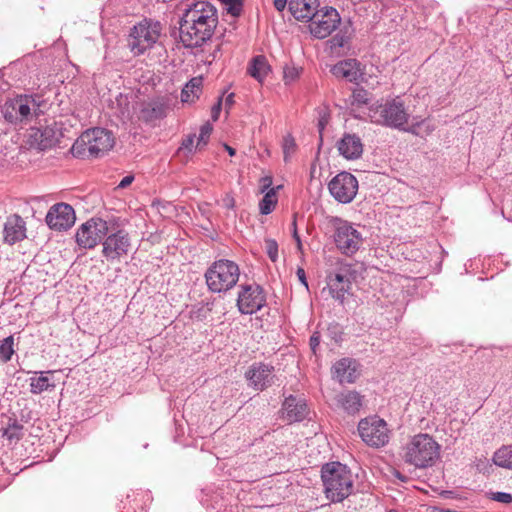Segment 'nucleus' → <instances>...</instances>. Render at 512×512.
I'll use <instances>...</instances> for the list:
<instances>
[{
    "instance_id": "72a5a7b5",
    "label": "nucleus",
    "mask_w": 512,
    "mask_h": 512,
    "mask_svg": "<svg viewBox=\"0 0 512 512\" xmlns=\"http://www.w3.org/2000/svg\"><path fill=\"white\" fill-rule=\"evenodd\" d=\"M22 430L23 426L14 421L4 429L3 436L9 441H18L23 436Z\"/></svg>"
},
{
    "instance_id": "9d476101",
    "label": "nucleus",
    "mask_w": 512,
    "mask_h": 512,
    "mask_svg": "<svg viewBox=\"0 0 512 512\" xmlns=\"http://www.w3.org/2000/svg\"><path fill=\"white\" fill-rule=\"evenodd\" d=\"M334 242L341 253L351 256L361 247L363 237L352 224L339 220L336 224Z\"/></svg>"
},
{
    "instance_id": "09e8293b",
    "label": "nucleus",
    "mask_w": 512,
    "mask_h": 512,
    "mask_svg": "<svg viewBox=\"0 0 512 512\" xmlns=\"http://www.w3.org/2000/svg\"><path fill=\"white\" fill-rule=\"evenodd\" d=\"M292 227H293V238L297 242L298 249L301 250L302 249V243H301L300 236H299V234L297 232L296 219L293 220Z\"/></svg>"
},
{
    "instance_id": "a878e982",
    "label": "nucleus",
    "mask_w": 512,
    "mask_h": 512,
    "mask_svg": "<svg viewBox=\"0 0 512 512\" xmlns=\"http://www.w3.org/2000/svg\"><path fill=\"white\" fill-rule=\"evenodd\" d=\"M335 400L337 406L350 415L358 413L362 406V396L356 391L342 392Z\"/></svg>"
},
{
    "instance_id": "423d86ee",
    "label": "nucleus",
    "mask_w": 512,
    "mask_h": 512,
    "mask_svg": "<svg viewBox=\"0 0 512 512\" xmlns=\"http://www.w3.org/2000/svg\"><path fill=\"white\" fill-rule=\"evenodd\" d=\"M239 276L238 265L226 259L215 261L205 273L208 289L214 293L226 292L232 289L238 282Z\"/></svg>"
},
{
    "instance_id": "4c0bfd02",
    "label": "nucleus",
    "mask_w": 512,
    "mask_h": 512,
    "mask_svg": "<svg viewBox=\"0 0 512 512\" xmlns=\"http://www.w3.org/2000/svg\"><path fill=\"white\" fill-rule=\"evenodd\" d=\"M265 251L272 262L278 260V243L274 239L267 238L264 241Z\"/></svg>"
},
{
    "instance_id": "c03bdc74",
    "label": "nucleus",
    "mask_w": 512,
    "mask_h": 512,
    "mask_svg": "<svg viewBox=\"0 0 512 512\" xmlns=\"http://www.w3.org/2000/svg\"><path fill=\"white\" fill-rule=\"evenodd\" d=\"M320 344V335L319 333L315 332L312 334L309 340V345L313 353H316V349L318 348Z\"/></svg>"
},
{
    "instance_id": "bb28decb",
    "label": "nucleus",
    "mask_w": 512,
    "mask_h": 512,
    "mask_svg": "<svg viewBox=\"0 0 512 512\" xmlns=\"http://www.w3.org/2000/svg\"><path fill=\"white\" fill-rule=\"evenodd\" d=\"M35 374H39V376H34L30 378V392L32 394H41L45 391H52L55 389L56 385L53 382L51 375L54 374V371H40L35 372Z\"/></svg>"
},
{
    "instance_id": "603ef678",
    "label": "nucleus",
    "mask_w": 512,
    "mask_h": 512,
    "mask_svg": "<svg viewBox=\"0 0 512 512\" xmlns=\"http://www.w3.org/2000/svg\"><path fill=\"white\" fill-rule=\"evenodd\" d=\"M134 180V177L131 176V175H128V176H125L121 181L120 183L118 184V187L119 188H126L127 186H129L132 181Z\"/></svg>"
},
{
    "instance_id": "79ce46f5",
    "label": "nucleus",
    "mask_w": 512,
    "mask_h": 512,
    "mask_svg": "<svg viewBox=\"0 0 512 512\" xmlns=\"http://www.w3.org/2000/svg\"><path fill=\"white\" fill-rule=\"evenodd\" d=\"M492 499L501 503L509 504L512 502V495L505 492H496L493 494Z\"/></svg>"
},
{
    "instance_id": "b1692460",
    "label": "nucleus",
    "mask_w": 512,
    "mask_h": 512,
    "mask_svg": "<svg viewBox=\"0 0 512 512\" xmlns=\"http://www.w3.org/2000/svg\"><path fill=\"white\" fill-rule=\"evenodd\" d=\"M318 6L319 0H290L289 11L299 21H311Z\"/></svg>"
},
{
    "instance_id": "bf43d9fd",
    "label": "nucleus",
    "mask_w": 512,
    "mask_h": 512,
    "mask_svg": "<svg viewBox=\"0 0 512 512\" xmlns=\"http://www.w3.org/2000/svg\"><path fill=\"white\" fill-rule=\"evenodd\" d=\"M388 512H398V511L392 509V510H389Z\"/></svg>"
},
{
    "instance_id": "f3484780",
    "label": "nucleus",
    "mask_w": 512,
    "mask_h": 512,
    "mask_svg": "<svg viewBox=\"0 0 512 512\" xmlns=\"http://www.w3.org/2000/svg\"><path fill=\"white\" fill-rule=\"evenodd\" d=\"M76 220L73 207L67 203H57L53 205L47 215L46 223L57 231H66L71 228Z\"/></svg>"
},
{
    "instance_id": "6e6d98bb",
    "label": "nucleus",
    "mask_w": 512,
    "mask_h": 512,
    "mask_svg": "<svg viewBox=\"0 0 512 512\" xmlns=\"http://www.w3.org/2000/svg\"><path fill=\"white\" fill-rule=\"evenodd\" d=\"M234 104V94L230 93L225 99V107L230 108Z\"/></svg>"
},
{
    "instance_id": "f8f14e48",
    "label": "nucleus",
    "mask_w": 512,
    "mask_h": 512,
    "mask_svg": "<svg viewBox=\"0 0 512 512\" xmlns=\"http://www.w3.org/2000/svg\"><path fill=\"white\" fill-rule=\"evenodd\" d=\"M328 189L336 201L347 204L352 202L357 194L358 180L353 174L343 171L331 179Z\"/></svg>"
},
{
    "instance_id": "5fc2aeb1",
    "label": "nucleus",
    "mask_w": 512,
    "mask_h": 512,
    "mask_svg": "<svg viewBox=\"0 0 512 512\" xmlns=\"http://www.w3.org/2000/svg\"><path fill=\"white\" fill-rule=\"evenodd\" d=\"M287 1L288 0H274L275 9L278 10L279 12H282L287 5Z\"/></svg>"
},
{
    "instance_id": "473e14b6",
    "label": "nucleus",
    "mask_w": 512,
    "mask_h": 512,
    "mask_svg": "<svg viewBox=\"0 0 512 512\" xmlns=\"http://www.w3.org/2000/svg\"><path fill=\"white\" fill-rule=\"evenodd\" d=\"M14 353V337L10 335L0 341V362H9Z\"/></svg>"
},
{
    "instance_id": "cd10ccee",
    "label": "nucleus",
    "mask_w": 512,
    "mask_h": 512,
    "mask_svg": "<svg viewBox=\"0 0 512 512\" xmlns=\"http://www.w3.org/2000/svg\"><path fill=\"white\" fill-rule=\"evenodd\" d=\"M167 105L161 100H152L146 103L140 112L141 118L146 122H152L166 116Z\"/></svg>"
},
{
    "instance_id": "1a4fd4ad",
    "label": "nucleus",
    "mask_w": 512,
    "mask_h": 512,
    "mask_svg": "<svg viewBox=\"0 0 512 512\" xmlns=\"http://www.w3.org/2000/svg\"><path fill=\"white\" fill-rule=\"evenodd\" d=\"M370 116L375 123L398 129H401L408 120L403 103L396 99L378 105L371 110Z\"/></svg>"
},
{
    "instance_id": "f257e3e1",
    "label": "nucleus",
    "mask_w": 512,
    "mask_h": 512,
    "mask_svg": "<svg viewBox=\"0 0 512 512\" xmlns=\"http://www.w3.org/2000/svg\"><path fill=\"white\" fill-rule=\"evenodd\" d=\"M217 24V9L210 2L187 4L179 21L180 40L186 48L201 47L212 38Z\"/></svg>"
},
{
    "instance_id": "412c9836",
    "label": "nucleus",
    "mask_w": 512,
    "mask_h": 512,
    "mask_svg": "<svg viewBox=\"0 0 512 512\" xmlns=\"http://www.w3.org/2000/svg\"><path fill=\"white\" fill-rule=\"evenodd\" d=\"M331 73L340 79H345L351 83H358L363 77V71L360 63L356 59H346L335 64Z\"/></svg>"
},
{
    "instance_id": "4be33fe9",
    "label": "nucleus",
    "mask_w": 512,
    "mask_h": 512,
    "mask_svg": "<svg viewBox=\"0 0 512 512\" xmlns=\"http://www.w3.org/2000/svg\"><path fill=\"white\" fill-rule=\"evenodd\" d=\"M4 241L13 245L26 237V226L24 220L17 214L7 218L4 229Z\"/></svg>"
},
{
    "instance_id": "de8ad7c7",
    "label": "nucleus",
    "mask_w": 512,
    "mask_h": 512,
    "mask_svg": "<svg viewBox=\"0 0 512 512\" xmlns=\"http://www.w3.org/2000/svg\"><path fill=\"white\" fill-rule=\"evenodd\" d=\"M272 185V178L270 176H265L261 178V192L264 193L266 190L270 188Z\"/></svg>"
},
{
    "instance_id": "13d9d810",
    "label": "nucleus",
    "mask_w": 512,
    "mask_h": 512,
    "mask_svg": "<svg viewBox=\"0 0 512 512\" xmlns=\"http://www.w3.org/2000/svg\"><path fill=\"white\" fill-rule=\"evenodd\" d=\"M394 475L399 479L401 480L402 482H406L407 481V477L402 475L400 472L396 471L394 473Z\"/></svg>"
},
{
    "instance_id": "37998d69",
    "label": "nucleus",
    "mask_w": 512,
    "mask_h": 512,
    "mask_svg": "<svg viewBox=\"0 0 512 512\" xmlns=\"http://www.w3.org/2000/svg\"><path fill=\"white\" fill-rule=\"evenodd\" d=\"M329 122V115L324 111L322 115H320V118L318 120V131L320 135H322L323 130L325 129L326 125Z\"/></svg>"
},
{
    "instance_id": "6e6552de",
    "label": "nucleus",
    "mask_w": 512,
    "mask_h": 512,
    "mask_svg": "<svg viewBox=\"0 0 512 512\" xmlns=\"http://www.w3.org/2000/svg\"><path fill=\"white\" fill-rule=\"evenodd\" d=\"M108 222L100 217H93L77 229L75 240L79 247L92 249L108 235Z\"/></svg>"
},
{
    "instance_id": "c85d7f7f",
    "label": "nucleus",
    "mask_w": 512,
    "mask_h": 512,
    "mask_svg": "<svg viewBox=\"0 0 512 512\" xmlns=\"http://www.w3.org/2000/svg\"><path fill=\"white\" fill-rule=\"evenodd\" d=\"M202 82L201 77H194L186 83L181 92V101L184 103L195 102L201 94Z\"/></svg>"
},
{
    "instance_id": "58836bf2",
    "label": "nucleus",
    "mask_w": 512,
    "mask_h": 512,
    "mask_svg": "<svg viewBox=\"0 0 512 512\" xmlns=\"http://www.w3.org/2000/svg\"><path fill=\"white\" fill-rule=\"evenodd\" d=\"M368 102V93L365 89L360 88L356 89L352 93V103H357L359 105L361 104H367Z\"/></svg>"
},
{
    "instance_id": "4468645a",
    "label": "nucleus",
    "mask_w": 512,
    "mask_h": 512,
    "mask_svg": "<svg viewBox=\"0 0 512 512\" xmlns=\"http://www.w3.org/2000/svg\"><path fill=\"white\" fill-rule=\"evenodd\" d=\"M62 137L61 128L56 122L44 127H32L27 135V143L31 148L46 150L56 146Z\"/></svg>"
},
{
    "instance_id": "393cba45",
    "label": "nucleus",
    "mask_w": 512,
    "mask_h": 512,
    "mask_svg": "<svg viewBox=\"0 0 512 512\" xmlns=\"http://www.w3.org/2000/svg\"><path fill=\"white\" fill-rule=\"evenodd\" d=\"M332 373L341 384L353 383L357 378L355 361L348 358L340 359L333 365Z\"/></svg>"
},
{
    "instance_id": "8fccbe9b",
    "label": "nucleus",
    "mask_w": 512,
    "mask_h": 512,
    "mask_svg": "<svg viewBox=\"0 0 512 512\" xmlns=\"http://www.w3.org/2000/svg\"><path fill=\"white\" fill-rule=\"evenodd\" d=\"M296 275H297L299 281L307 288L308 283H307V279H306L305 270L303 268L299 267L296 271Z\"/></svg>"
},
{
    "instance_id": "c756f323",
    "label": "nucleus",
    "mask_w": 512,
    "mask_h": 512,
    "mask_svg": "<svg viewBox=\"0 0 512 512\" xmlns=\"http://www.w3.org/2000/svg\"><path fill=\"white\" fill-rule=\"evenodd\" d=\"M270 70V66L267 63V60L264 56H256L253 58L249 68L248 73L258 82H262L264 78L267 76Z\"/></svg>"
},
{
    "instance_id": "5701e85b",
    "label": "nucleus",
    "mask_w": 512,
    "mask_h": 512,
    "mask_svg": "<svg viewBox=\"0 0 512 512\" xmlns=\"http://www.w3.org/2000/svg\"><path fill=\"white\" fill-rule=\"evenodd\" d=\"M337 149L345 159L355 160L361 157L363 144L360 137L347 133L337 142Z\"/></svg>"
},
{
    "instance_id": "7c9ffc66",
    "label": "nucleus",
    "mask_w": 512,
    "mask_h": 512,
    "mask_svg": "<svg viewBox=\"0 0 512 512\" xmlns=\"http://www.w3.org/2000/svg\"><path fill=\"white\" fill-rule=\"evenodd\" d=\"M493 462L499 467L512 469V446L498 449L493 455Z\"/></svg>"
},
{
    "instance_id": "2eb2a0df",
    "label": "nucleus",
    "mask_w": 512,
    "mask_h": 512,
    "mask_svg": "<svg viewBox=\"0 0 512 512\" xmlns=\"http://www.w3.org/2000/svg\"><path fill=\"white\" fill-rule=\"evenodd\" d=\"M266 304V296L261 286L244 285L237 298V307L241 314H253Z\"/></svg>"
},
{
    "instance_id": "20e7f679",
    "label": "nucleus",
    "mask_w": 512,
    "mask_h": 512,
    "mask_svg": "<svg viewBox=\"0 0 512 512\" xmlns=\"http://www.w3.org/2000/svg\"><path fill=\"white\" fill-rule=\"evenodd\" d=\"M115 144L113 134L104 128H93L83 132L71 147V153L78 158L103 156Z\"/></svg>"
},
{
    "instance_id": "c9c22d12",
    "label": "nucleus",
    "mask_w": 512,
    "mask_h": 512,
    "mask_svg": "<svg viewBox=\"0 0 512 512\" xmlns=\"http://www.w3.org/2000/svg\"><path fill=\"white\" fill-rule=\"evenodd\" d=\"M226 5V11L233 17L240 16L243 8V0H223Z\"/></svg>"
},
{
    "instance_id": "aec40b11",
    "label": "nucleus",
    "mask_w": 512,
    "mask_h": 512,
    "mask_svg": "<svg viewBox=\"0 0 512 512\" xmlns=\"http://www.w3.org/2000/svg\"><path fill=\"white\" fill-rule=\"evenodd\" d=\"M308 413L306 401L293 395L287 397L282 404V417L289 423L303 421Z\"/></svg>"
},
{
    "instance_id": "f704fd0d",
    "label": "nucleus",
    "mask_w": 512,
    "mask_h": 512,
    "mask_svg": "<svg viewBox=\"0 0 512 512\" xmlns=\"http://www.w3.org/2000/svg\"><path fill=\"white\" fill-rule=\"evenodd\" d=\"M213 127L210 123H205L200 128L196 149L201 150L208 143Z\"/></svg>"
},
{
    "instance_id": "7ed1b4c3",
    "label": "nucleus",
    "mask_w": 512,
    "mask_h": 512,
    "mask_svg": "<svg viewBox=\"0 0 512 512\" xmlns=\"http://www.w3.org/2000/svg\"><path fill=\"white\" fill-rule=\"evenodd\" d=\"M441 446L427 433L414 435L402 449V459L416 469L432 467L440 457Z\"/></svg>"
},
{
    "instance_id": "f03ea898",
    "label": "nucleus",
    "mask_w": 512,
    "mask_h": 512,
    "mask_svg": "<svg viewBox=\"0 0 512 512\" xmlns=\"http://www.w3.org/2000/svg\"><path fill=\"white\" fill-rule=\"evenodd\" d=\"M321 479L327 499L340 503L354 491V478L348 467L340 462L326 463L321 470Z\"/></svg>"
},
{
    "instance_id": "a18cd8bd",
    "label": "nucleus",
    "mask_w": 512,
    "mask_h": 512,
    "mask_svg": "<svg viewBox=\"0 0 512 512\" xmlns=\"http://www.w3.org/2000/svg\"><path fill=\"white\" fill-rule=\"evenodd\" d=\"M222 107V98L212 107L211 116L214 121L218 120Z\"/></svg>"
},
{
    "instance_id": "a19ab883",
    "label": "nucleus",
    "mask_w": 512,
    "mask_h": 512,
    "mask_svg": "<svg viewBox=\"0 0 512 512\" xmlns=\"http://www.w3.org/2000/svg\"><path fill=\"white\" fill-rule=\"evenodd\" d=\"M194 139V134L188 135L185 139H183L181 146L178 149V153H181L182 151H187L189 154H191L193 152Z\"/></svg>"
},
{
    "instance_id": "3c124183",
    "label": "nucleus",
    "mask_w": 512,
    "mask_h": 512,
    "mask_svg": "<svg viewBox=\"0 0 512 512\" xmlns=\"http://www.w3.org/2000/svg\"><path fill=\"white\" fill-rule=\"evenodd\" d=\"M345 45V39L343 36L335 35L332 38V46L334 47H343Z\"/></svg>"
},
{
    "instance_id": "6ab92c4d",
    "label": "nucleus",
    "mask_w": 512,
    "mask_h": 512,
    "mask_svg": "<svg viewBox=\"0 0 512 512\" xmlns=\"http://www.w3.org/2000/svg\"><path fill=\"white\" fill-rule=\"evenodd\" d=\"M274 367L263 362L253 363L245 373L249 386L255 390L263 391L273 384Z\"/></svg>"
},
{
    "instance_id": "e433bc0d",
    "label": "nucleus",
    "mask_w": 512,
    "mask_h": 512,
    "mask_svg": "<svg viewBox=\"0 0 512 512\" xmlns=\"http://www.w3.org/2000/svg\"><path fill=\"white\" fill-rule=\"evenodd\" d=\"M300 70L293 65H285L283 69V79L285 84H290L299 78Z\"/></svg>"
},
{
    "instance_id": "dca6fc26",
    "label": "nucleus",
    "mask_w": 512,
    "mask_h": 512,
    "mask_svg": "<svg viewBox=\"0 0 512 512\" xmlns=\"http://www.w3.org/2000/svg\"><path fill=\"white\" fill-rule=\"evenodd\" d=\"M102 254L108 261L119 260L126 256L131 248L129 235L124 230L107 235L103 242Z\"/></svg>"
},
{
    "instance_id": "ddd939ff",
    "label": "nucleus",
    "mask_w": 512,
    "mask_h": 512,
    "mask_svg": "<svg viewBox=\"0 0 512 512\" xmlns=\"http://www.w3.org/2000/svg\"><path fill=\"white\" fill-rule=\"evenodd\" d=\"M340 22L341 17L335 8L324 7L311 19L309 30L315 38L324 39L338 27Z\"/></svg>"
},
{
    "instance_id": "052dcab7",
    "label": "nucleus",
    "mask_w": 512,
    "mask_h": 512,
    "mask_svg": "<svg viewBox=\"0 0 512 512\" xmlns=\"http://www.w3.org/2000/svg\"><path fill=\"white\" fill-rule=\"evenodd\" d=\"M220 1L222 2L223 0H220Z\"/></svg>"
},
{
    "instance_id": "39448f33",
    "label": "nucleus",
    "mask_w": 512,
    "mask_h": 512,
    "mask_svg": "<svg viewBox=\"0 0 512 512\" xmlns=\"http://www.w3.org/2000/svg\"><path fill=\"white\" fill-rule=\"evenodd\" d=\"M0 112L6 122L13 125L27 124L33 116H38L40 101L32 95H18L7 99L1 106Z\"/></svg>"
},
{
    "instance_id": "2f4dec72",
    "label": "nucleus",
    "mask_w": 512,
    "mask_h": 512,
    "mask_svg": "<svg viewBox=\"0 0 512 512\" xmlns=\"http://www.w3.org/2000/svg\"><path fill=\"white\" fill-rule=\"evenodd\" d=\"M277 203L276 193L274 188H270L259 203L260 212L263 215L270 214Z\"/></svg>"
},
{
    "instance_id": "9b49d317",
    "label": "nucleus",
    "mask_w": 512,
    "mask_h": 512,
    "mask_svg": "<svg viewBox=\"0 0 512 512\" xmlns=\"http://www.w3.org/2000/svg\"><path fill=\"white\" fill-rule=\"evenodd\" d=\"M358 431L362 440L372 447L384 446L389 440L386 422L377 417L362 419Z\"/></svg>"
},
{
    "instance_id": "49530a36",
    "label": "nucleus",
    "mask_w": 512,
    "mask_h": 512,
    "mask_svg": "<svg viewBox=\"0 0 512 512\" xmlns=\"http://www.w3.org/2000/svg\"><path fill=\"white\" fill-rule=\"evenodd\" d=\"M295 149V143L292 139L288 140L286 139L285 140V144H284V154H285V160H287V157H288V154L290 152H293Z\"/></svg>"
},
{
    "instance_id": "864d4df0",
    "label": "nucleus",
    "mask_w": 512,
    "mask_h": 512,
    "mask_svg": "<svg viewBox=\"0 0 512 512\" xmlns=\"http://www.w3.org/2000/svg\"><path fill=\"white\" fill-rule=\"evenodd\" d=\"M223 204L224 206L227 208V209H233L234 206H235V200L233 197L231 196H226L224 199H223Z\"/></svg>"
},
{
    "instance_id": "0eeeda50",
    "label": "nucleus",
    "mask_w": 512,
    "mask_h": 512,
    "mask_svg": "<svg viewBox=\"0 0 512 512\" xmlns=\"http://www.w3.org/2000/svg\"><path fill=\"white\" fill-rule=\"evenodd\" d=\"M161 24L158 21L144 19L130 30L127 45L134 56L143 54L151 49L161 34Z\"/></svg>"
},
{
    "instance_id": "ea45409f",
    "label": "nucleus",
    "mask_w": 512,
    "mask_h": 512,
    "mask_svg": "<svg viewBox=\"0 0 512 512\" xmlns=\"http://www.w3.org/2000/svg\"><path fill=\"white\" fill-rule=\"evenodd\" d=\"M423 125L426 126L428 131L433 130V127L430 128V126L426 120H422L421 122L413 123L410 127H408V128L402 127L401 129H403L404 131H407L409 133H412L413 135L419 136L421 134L420 129Z\"/></svg>"
},
{
    "instance_id": "a211bd4d",
    "label": "nucleus",
    "mask_w": 512,
    "mask_h": 512,
    "mask_svg": "<svg viewBox=\"0 0 512 512\" xmlns=\"http://www.w3.org/2000/svg\"><path fill=\"white\" fill-rule=\"evenodd\" d=\"M354 273L348 265L341 266L334 274H330L328 279V287L331 296L343 303L345 294L349 292L354 279Z\"/></svg>"
},
{
    "instance_id": "4d7b16f0",
    "label": "nucleus",
    "mask_w": 512,
    "mask_h": 512,
    "mask_svg": "<svg viewBox=\"0 0 512 512\" xmlns=\"http://www.w3.org/2000/svg\"><path fill=\"white\" fill-rule=\"evenodd\" d=\"M224 148H225V150L228 152V154H229L230 156H234V155H235L236 151H235V149H234V148H232L231 146H229V145L225 144V145H224Z\"/></svg>"
}]
</instances>
